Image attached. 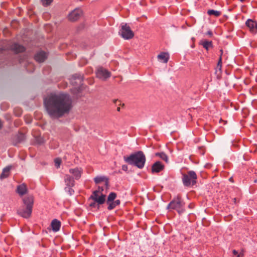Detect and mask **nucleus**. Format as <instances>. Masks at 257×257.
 <instances>
[{
	"mask_svg": "<svg viewBox=\"0 0 257 257\" xmlns=\"http://www.w3.org/2000/svg\"><path fill=\"white\" fill-rule=\"evenodd\" d=\"M55 165L57 168L60 167V164L61 163V160L60 158H56L54 160Z\"/></svg>",
	"mask_w": 257,
	"mask_h": 257,
	"instance_id": "28",
	"label": "nucleus"
},
{
	"mask_svg": "<svg viewBox=\"0 0 257 257\" xmlns=\"http://www.w3.org/2000/svg\"><path fill=\"white\" fill-rule=\"evenodd\" d=\"M232 253L233 254V255L237 256V255L238 254V251L237 250L234 249L232 250Z\"/></svg>",
	"mask_w": 257,
	"mask_h": 257,
	"instance_id": "36",
	"label": "nucleus"
},
{
	"mask_svg": "<svg viewBox=\"0 0 257 257\" xmlns=\"http://www.w3.org/2000/svg\"><path fill=\"white\" fill-rule=\"evenodd\" d=\"M245 25L252 34L255 35L257 33L256 21L251 19H248L246 21Z\"/></svg>",
	"mask_w": 257,
	"mask_h": 257,
	"instance_id": "8",
	"label": "nucleus"
},
{
	"mask_svg": "<svg viewBox=\"0 0 257 257\" xmlns=\"http://www.w3.org/2000/svg\"><path fill=\"white\" fill-rule=\"evenodd\" d=\"M11 169V166H7L3 169V172L1 175V178H5L9 175L10 171Z\"/></svg>",
	"mask_w": 257,
	"mask_h": 257,
	"instance_id": "22",
	"label": "nucleus"
},
{
	"mask_svg": "<svg viewBox=\"0 0 257 257\" xmlns=\"http://www.w3.org/2000/svg\"><path fill=\"white\" fill-rule=\"evenodd\" d=\"M100 187V191H101V192H102V191L103 190V187Z\"/></svg>",
	"mask_w": 257,
	"mask_h": 257,
	"instance_id": "39",
	"label": "nucleus"
},
{
	"mask_svg": "<svg viewBox=\"0 0 257 257\" xmlns=\"http://www.w3.org/2000/svg\"><path fill=\"white\" fill-rule=\"evenodd\" d=\"M96 75L97 77L102 80H105L110 76V73L103 68H99L97 69Z\"/></svg>",
	"mask_w": 257,
	"mask_h": 257,
	"instance_id": "11",
	"label": "nucleus"
},
{
	"mask_svg": "<svg viewBox=\"0 0 257 257\" xmlns=\"http://www.w3.org/2000/svg\"><path fill=\"white\" fill-rule=\"evenodd\" d=\"M23 202L26 206L25 208H20L18 213L22 217L26 218L30 217L32 212L34 204V197L32 195L26 196L23 198Z\"/></svg>",
	"mask_w": 257,
	"mask_h": 257,
	"instance_id": "4",
	"label": "nucleus"
},
{
	"mask_svg": "<svg viewBox=\"0 0 257 257\" xmlns=\"http://www.w3.org/2000/svg\"><path fill=\"white\" fill-rule=\"evenodd\" d=\"M158 59L160 62L167 63L169 59V55L168 53L161 52L157 56Z\"/></svg>",
	"mask_w": 257,
	"mask_h": 257,
	"instance_id": "18",
	"label": "nucleus"
},
{
	"mask_svg": "<svg viewBox=\"0 0 257 257\" xmlns=\"http://www.w3.org/2000/svg\"><path fill=\"white\" fill-rule=\"evenodd\" d=\"M89 206L91 207H93V208H97V207H98V205H97V202L94 201L93 202H92L90 204Z\"/></svg>",
	"mask_w": 257,
	"mask_h": 257,
	"instance_id": "30",
	"label": "nucleus"
},
{
	"mask_svg": "<svg viewBox=\"0 0 257 257\" xmlns=\"http://www.w3.org/2000/svg\"><path fill=\"white\" fill-rule=\"evenodd\" d=\"M220 56H222V54H223V50H222V49L220 50Z\"/></svg>",
	"mask_w": 257,
	"mask_h": 257,
	"instance_id": "37",
	"label": "nucleus"
},
{
	"mask_svg": "<svg viewBox=\"0 0 257 257\" xmlns=\"http://www.w3.org/2000/svg\"><path fill=\"white\" fill-rule=\"evenodd\" d=\"M47 58L46 53L43 51L37 52L34 56L35 60L39 63L44 62Z\"/></svg>",
	"mask_w": 257,
	"mask_h": 257,
	"instance_id": "14",
	"label": "nucleus"
},
{
	"mask_svg": "<svg viewBox=\"0 0 257 257\" xmlns=\"http://www.w3.org/2000/svg\"><path fill=\"white\" fill-rule=\"evenodd\" d=\"M123 159L126 163L135 166L139 169L144 168L146 162L145 155L141 151L132 154L129 156H124Z\"/></svg>",
	"mask_w": 257,
	"mask_h": 257,
	"instance_id": "3",
	"label": "nucleus"
},
{
	"mask_svg": "<svg viewBox=\"0 0 257 257\" xmlns=\"http://www.w3.org/2000/svg\"><path fill=\"white\" fill-rule=\"evenodd\" d=\"M167 209L169 210H175L179 214H181L185 211V203L180 195H178L174 197L168 204Z\"/></svg>",
	"mask_w": 257,
	"mask_h": 257,
	"instance_id": "5",
	"label": "nucleus"
},
{
	"mask_svg": "<svg viewBox=\"0 0 257 257\" xmlns=\"http://www.w3.org/2000/svg\"><path fill=\"white\" fill-rule=\"evenodd\" d=\"M53 0H41L43 6L46 7L50 5Z\"/></svg>",
	"mask_w": 257,
	"mask_h": 257,
	"instance_id": "27",
	"label": "nucleus"
},
{
	"mask_svg": "<svg viewBox=\"0 0 257 257\" xmlns=\"http://www.w3.org/2000/svg\"><path fill=\"white\" fill-rule=\"evenodd\" d=\"M64 179L66 186H74L75 179L70 175H65Z\"/></svg>",
	"mask_w": 257,
	"mask_h": 257,
	"instance_id": "15",
	"label": "nucleus"
},
{
	"mask_svg": "<svg viewBox=\"0 0 257 257\" xmlns=\"http://www.w3.org/2000/svg\"><path fill=\"white\" fill-rule=\"evenodd\" d=\"M15 111H16V109H15ZM15 114L17 116H20L22 114V110L21 109H19L18 112H15Z\"/></svg>",
	"mask_w": 257,
	"mask_h": 257,
	"instance_id": "32",
	"label": "nucleus"
},
{
	"mask_svg": "<svg viewBox=\"0 0 257 257\" xmlns=\"http://www.w3.org/2000/svg\"><path fill=\"white\" fill-rule=\"evenodd\" d=\"M8 49L12 50L15 53L23 52L25 51V48L21 45L17 43H12L9 45Z\"/></svg>",
	"mask_w": 257,
	"mask_h": 257,
	"instance_id": "10",
	"label": "nucleus"
},
{
	"mask_svg": "<svg viewBox=\"0 0 257 257\" xmlns=\"http://www.w3.org/2000/svg\"><path fill=\"white\" fill-rule=\"evenodd\" d=\"M28 189L26 184H22L17 187V192L20 195L23 196L27 193Z\"/></svg>",
	"mask_w": 257,
	"mask_h": 257,
	"instance_id": "17",
	"label": "nucleus"
},
{
	"mask_svg": "<svg viewBox=\"0 0 257 257\" xmlns=\"http://www.w3.org/2000/svg\"><path fill=\"white\" fill-rule=\"evenodd\" d=\"M197 175L194 171H189L182 175V182L184 186L191 187L196 184Z\"/></svg>",
	"mask_w": 257,
	"mask_h": 257,
	"instance_id": "6",
	"label": "nucleus"
},
{
	"mask_svg": "<svg viewBox=\"0 0 257 257\" xmlns=\"http://www.w3.org/2000/svg\"><path fill=\"white\" fill-rule=\"evenodd\" d=\"M94 181L96 184H98L101 182L105 181V185L107 187L108 186V179L107 178L104 176H96L95 178H94Z\"/></svg>",
	"mask_w": 257,
	"mask_h": 257,
	"instance_id": "20",
	"label": "nucleus"
},
{
	"mask_svg": "<svg viewBox=\"0 0 257 257\" xmlns=\"http://www.w3.org/2000/svg\"><path fill=\"white\" fill-rule=\"evenodd\" d=\"M25 140V135L23 133H19L15 137V141L17 143H20Z\"/></svg>",
	"mask_w": 257,
	"mask_h": 257,
	"instance_id": "21",
	"label": "nucleus"
},
{
	"mask_svg": "<svg viewBox=\"0 0 257 257\" xmlns=\"http://www.w3.org/2000/svg\"><path fill=\"white\" fill-rule=\"evenodd\" d=\"M3 124L2 121L0 120V128L2 127Z\"/></svg>",
	"mask_w": 257,
	"mask_h": 257,
	"instance_id": "38",
	"label": "nucleus"
},
{
	"mask_svg": "<svg viewBox=\"0 0 257 257\" xmlns=\"http://www.w3.org/2000/svg\"><path fill=\"white\" fill-rule=\"evenodd\" d=\"M156 156L160 157L162 160L165 161L166 162L168 161V158L167 155L164 153H157Z\"/></svg>",
	"mask_w": 257,
	"mask_h": 257,
	"instance_id": "26",
	"label": "nucleus"
},
{
	"mask_svg": "<svg viewBox=\"0 0 257 257\" xmlns=\"http://www.w3.org/2000/svg\"><path fill=\"white\" fill-rule=\"evenodd\" d=\"M119 34L125 40L131 39L134 36V34L131 30L130 26H127L126 24H121Z\"/></svg>",
	"mask_w": 257,
	"mask_h": 257,
	"instance_id": "7",
	"label": "nucleus"
},
{
	"mask_svg": "<svg viewBox=\"0 0 257 257\" xmlns=\"http://www.w3.org/2000/svg\"><path fill=\"white\" fill-rule=\"evenodd\" d=\"M239 1H240L242 3L244 2V0H239Z\"/></svg>",
	"mask_w": 257,
	"mask_h": 257,
	"instance_id": "41",
	"label": "nucleus"
},
{
	"mask_svg": "<svg viewBox=\"0 0 257 257\" xmlns=\"http://www.w3.org/2000/svg\"><path fill=\"white\" fill-rule=\"evenodd\" d=\"M207 13L209 16H214L216 17L220 16L221 14V12L214 10H209Z\"/></svg>",
	"mask_w": 257,
	"mask_h": 257,
	"instance_id": "24",
	"label": "nucleus"
},
{
	"mask_svg": "<svg viewBox=\"0 0 257 257\" xmlns=\"http://www.w3.org/2000/svg\"><path fill=\"white\" fill-rule=\"evenodd\" d=\"M237 257H243L244 256V254H243V250H241V252H240V253H238L237 256Z\"/></svg>",
	"mask_w": 257,
	"mask_h": 257,
	"instance_id": "34",
	"label": "nucleus"
},
{
	"mask_svg": "<svg viewBox=\"0 0 257 257\" xmlns=\"http://www.w3.org/2000/svg\"><path fill=\"white\" fill-rule=\"evenodd\" d=\"M73 186H66L65 187V191L70 196L72 195L74 193V190L72 187Z\"/></svg>",
	"mask_w": 257,
	"mask_h": 257,
	"instance_id": "25",
	"label": "nucleus"
},
{
	"mask_svg": "<svg viewBox=\"0 0 257 257\" xmlns=\"http://www.w3.org/2000/svg\"><path fill=\"white\" fill-rule=\"evenodd\" d=\"M74 80H78L79 83H81L82 80V77L79 74H75L73 75L70 78V81L72 84L73 83V81Z\"/></svg>",
	"mask_w": 257,
	"mask_h": 257,
	"instance_id": "23",
	"label": "nucleus"
},
{
	"mask_svg": "<svg viewBox=\"0 0 257 257\" xmlns=\"http://www.w3.org/2000/svg\"><path fill=\"white\" fill-rule=\"evenodd\" d=\"M44 103L52 118H59L69 113L73 107L71 96L64 93L51 94L44 99Z\"/></svg>",
	"mask_w": 257,
	"mask_h": 257,
	"instance_id": "1",
	"label": "nucleus"
},
{
	"mask_svg": "<svg viewBox=\"0 0 257 257\" xmlns=\"http://www.w3.org/2000/svg\"><path fill=\"white\" fill-rule=\"evenodd\" d=\"M100 187L98 189L92 192V194L89 197L90 199L93 200L97 203V209H99L100 205L103 204L105 202L108 205L107 209L111 210L115 208L116 206L119 205L120 203L119 200H115L117 197V194L114 192H110L106 199V195L100 191Z\"/></svg>",
	"mask_w": 257,
	"mask_h": 257,
	"instance_id": "2",
	"label": "nucleus"
},
{
	"mask_svg": "<svg viewBox=\"0 0 257 257\" xmlns=\"http://www.w3.org/2000/svg\"><path fill=\"white\" fill-rule=\"evenodd\" d=\"M199 44L202 45L207 51H208L209 48H213L212 42L211 41H209L206 40H201L200 41Z\"/></svg>",
	"mask_w": 257,
	"mask_h": 257,
	"instance_id": "19",
	"label": "nucleus"
},
{
	"mask_svg": "<svg viewBox=\"0 0 257 257\" xmlns=\"http://www.w3.org/2000/svg\"><path fill=\"white\" fill-rule=\"evenodd\" d=\"M61 222L57 219H54L51 223V226L53 231H58L61 227Z\"/></svg>",
	"mask_w": 257,
	"mask_h": 257,
	"instance_id": "16",
	"label": "nucleus"
},
{
	"mask_svg": "<svg viewBox=\"0 0 257 257\" xmlns=\"http://www.w3.org/2000/svg\"><path fill=\"white\" fill-rule=\"evenodd\" d=\"M82 11L80 9L77 8L72 11L68 15V19L70 21H77L82 16Z\"/></svg>",
	"mask_w": 257,
	"mask_h": 257,
	"instance_id": "9",
	"label": "nucleus"
},
{
	"mask_svg": "<svg viewBox=\"0 0 257 257\" xmlns=\"http://www.w3.org/2000/svg\"><path fill=\"white\" fill-rule=\"evenodd\" d=\"M69 172L73 175V178L75 180H79L83 172V169L80 167H76L75 168H71Z\"/></svg>",
	"mask_w": 257,
	"mask_h": 257,
	"instance_id": "12",
	"label": "nucleus"
},
{
	"mask_svg": "<svg viewBox=\"0 0 257 257\" xmlns=\"http://www.w3.org/2000/svg\"><path fill=\"white\" fill-rule=\"evenodd\" d=\"M164 168V165L160 161L155 162L152 166V173H159Z\"/></svg>",
	"mask_w": 257,
	"mask_h": 257,
	"instance_id": "13",
	"label": "nucleus"
},
{
	"mask_svg": "<svg viewBox=\"0 0 257 257\" xmlns=\"http://www.w3.org/2000/svg\"><path fill=\"white\" fill-rule=\"evenodd\" d=\"M120 107H119V106H118V107H117V110L118 111H120Z\"/></svg>",
	"mask_w": 257,
	"mask_h": 257,
	"instance_id": "40",
	"label": "nucleus"
},
{
	"mask_svg": "<svg viewBox=\"0 0 257 257\" xmlns=\"http://www.w3.org/2000/svg\"><path fill=\"white\" fill-rule=\"evenodd\" d=\"M222 67V58L221 56H219V59L217 63V68L220 70Z\"/></svg>",
	"mask_w": 257,
	"mask_h": 257,
	"instance_id": "29",
	"label": "nucleus"
},
{
	"mask_svg": "<svg viewBox=\"0 0 257 257\" xmlns=\"http://www.w3.org/2000/svg\"><path fill=\"white\" fill-rule=\"evenodd\" d=\"M30 66H33V65L32 64H30Z\"/></svg>",
	"mask_w": 257,
	"mask_h": 257,
	"instance_id": "42",
	"label": "nucleus"
},
{
	"mask_svg": "<svg viewBox=\"0 0 257 257\" xmlns=\"http://www.w3.org/2000/svg\"><path fill=\"white\" fill-rule=\"evenodd\" d=\"M113 102L114 103H115L116 105H121V102L120 100H118V99H114L113 100Z\"/></svg>",
	"mask_w": 257,
	"mask_h": 257,
	"instance_id": "31",
	"label": "nucleus"
},
{
	"mask_svg": "<svg viewBox=\"0 0 257 257\" xmlns=\"http://www.w3.org/2000/svg\"><path fill=\"white\" fill-rule=\"evenodd\" d=\"M127 165H123L122 166V170L124 171H126L127 170Z\"/></svg>",
	"mask_w": 257,
	"mask_h": 257,
	"instance_id": "35",
	"label": "nucleus"
},
{
	"mask_svg": "<svg viewBox=\"0 0 257 257\" xmlns=\"http://www.w3.org/2000/svg\"><path fill=\"white\" fill-rule=\"evenodd\" d=\"M206 35H208L209 37H211L213 36V33L211 30H209L206 33Z\"/></svg>",
	"mask_w": 257,
	"mask_h": 257,
	"instance_id": "33",
	"label": "nucleus"
}]
</instances>
